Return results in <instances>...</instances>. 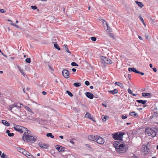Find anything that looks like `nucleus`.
<instances>
[{"mask_svg": "<svg viewBox=\"0 0 158 158\" xmlns=\"http://www.w3.org/2000/svg\"><path fill=\"white\" fill-rule=\"evenodd\" d=\"M23 107V105L22 104L17 103L9 105L8 109L18 116L21 117L23 116V113L20 110Z\"/></svg>", "mask_w": 158, "mask_h": 158, "instance_id": "f257e3e1", "label": "nucleus"}, {"mask_svg": "<svg viewBox=\"0 0 158 158\" xmlns=\"http://www.w3.org/2000/svg\"><path fill=\"white\" fill-rule=\"evenodd\" d=\"M23 139L24 141L29 142L31 143L34 142L36 140V138L33 136H31L29 134L24 133L23 134Z\"/></svg>", "mask_w": 158, "mask_h": 158, "instance_id": "f03ea898", "label": "nucleus"}, {"mask_svg": "<svg viewBox=\"0 0 158 158\" xmlns=\"http://www.w3.org/2000/svg\"><path fill=\"white\" fill-rule=\"evenodd\" d=\"M118 145V144H117V145L115 147L117 152L119 153H124L127 149L125 144H121L119 145Z\"/></svg>", "mask_w": 158, "mask_h": 158, "instance_id": "7ed1b4c3", "label": "nucleus"}, {"mask_svg": "<svg viewBox=\"0 0 158 158\" xmlns=\"http://www.w3.org/2000/svg\"><path fill=\"white\" fill-rule=\"evenodd\" d=\"M125 134L124 132H117L113 134V137L115 140H122L123 135Z\"/></svg>", "mask_w": 158, "mask_h": 158, "instance_id": "20e7f679", "label": "nucleus"}, {"mask_svg": "<svg viewBox=\"0 0 158 158\" xmlns=\"http://www.w3.org/2000/svg\"><path fill=\"white\" fill-rule=\"evenodd\" d=\"M145 132L148 136L152 137H154L156 135V132L149 127L146 129Z\"/></svg>", "mask_w": 158, "mask_h": 158, "instance_id": "39448f33", "label": "nucleus"}, {"mask_svg": "<svg viewBox=\"0 0 158 158\" xmlns=\"http://www.w3.org/2000/svg\"><path fill=\"white\" fill-rule=\"evenodd\" d=\"M15 126L13 127L14 129L16 131L19 132L20 133H22L25 131V130L27 131V129L22 126L17 125L14 124Z\"/></svg>", "mask_w": 158, "mask_h": 158, "instance_id": "423d86ee", "label": "nucleus"}, {"mask_svg": "<svg viewBox=\"0 0 158 158\" xmlns=\"http://www.w3.org/2000/svg\"><path fill=\"white\" fill-rule=\"evenodd\" d=\"M148 145H149V143H147V145H143L142 147V152L145 155L148 154L149 152V149L148 147Z\"/></svg>", "mask_w": 158, "mask_h": 158, "instance_id": "0eeeda50", "label": "nucleus"}, {"mask_svg": "<svg viewBox=\"0 0 158 158\" xmlns=\"http://www.w3.org/2000/svg\"><path fill=\"white\" fill-rule=\"evenodd\" d=\"M102 64H111L112 63V60L108 58L102 56L101 60Z\"/></svg>", "mask_w": 158, "mask_h": 158, "instance_id": "6e6552de", "label": "nucleus"}, {"mask_svg": "<svg viewBox=\"0 0 158 158\" xmlns=\"http://www.w3.org/2000/svg\"><path fill=\"white\" fill-rule=\"evenodd\" d=\"M95 142L99 144H103L105 142V140L103 138L98 135Z\"/></svg>", "mask_w": 158, "mask_h": 158, "instance_id": "1a4fd4ad", "label": "nucleus"}, {"mask_svg": "<svg viewBox=\"0 0 158 158\" xmlns=\"http://www.w3.org/2000/svg\"><path fill=\"white\" fill-rule=\"evenodd\" d=\"M62 74L64 77L66 78H68L69 77V73L67 69L63 70L62 72Z\"/></svg>", "mask_w": 158, "mask_h": 158, "instance_id": "9d476101", "label": "nucleus"}, {"mask_svg": "<svg viewBox=\"0 0 158 158\" xmlns=\"http://www.w3.org/2000/svg\"><path fill=\"white\" fill-rule=\"evenodd\" d=\"M98 136V135H90L88 136V138L90 140H91L94 141H96Z\"/></svg>", "mask_w": 158, "mask_h": 158, "instance_id": "9b49d317", "label": "nucleus"}, {"mask_svg": "<svg viewBox=\"0 0 158 158\" xmlns=\"http://www.w3.org/2000/svg\"><path fill=\"white\" fill-rule=\"evenodd\" d=\"M38 145L40 148H43L47 149L48 147V145L47 144L44 143L42 142H39Z\"/></svg>", "mask_w": 158, "mask_h": 158, "instance_id": "f8f14e48", "label": "nucleus"}, {"mask_svg": "<svg viewBox=\"0 0 158 158\" xmlns=\"http://www.w3.org/2000/svg\"><path fill=\"white\" fill-rule=\"evenodd\" d=\"M85 95L87 97L91 99H93L94 97L93 94L89 92H86L85 93Z\"/></svg>", "mask_w": 158, "mask_h": 158, "instance_id": "ddd939ff", "label": "nucleus"}, {"mask_svg": "<svg viewBox=\"0 0 158 158\" xmlns=\"http://www.w3.org/2000/svg\"><path fill=\"white\" fill-rule=\"evenodd\" d=\"M127 156L129 158L133 157L134 158H137L138 156H135L134 153L131 152H129L127 153Z\"/></svg>", "mask_w": 158, "mask_h": 158, "instance_id": "4468645a", "label": "nucleus"}, {"mask_svg": "<svg viewBox=\"0 0 158 158\" xmlns=\"http://www.w3.org/2000/svg\"><path fill=\"white\" fill-rule=\"evenodd\" d=\"M128 70L129 72H133L135 73H138V71L136 69L133 68H128Z\"/></svg>", "mask_w": 158, "mask_h": 158, "instance_id": "2eb2a0df", "label": "nucleus"}, {"mask_svg": "<svg viewBox=\"0 0 158 158\" xmlns=\"http://www.w3.org/2000/svg\"><path fill=\"white\" fill-rule=\"evenodd\" d=\"M56 148L59 152H62L64 150V148L59 145L56 146Z\"/></svg>", "mask_w": 158, "mask_h": 158, "instance_id": "dca6fc26", "label": "nucleus"}, {"mask_svg": "<svg viewBox=\"0 0 158 158\" xmlns=\"http://www.w3.org/2000/svg\"><path fill=\"white\" fill-rule=\"evenodd\" d=\"M108 92L111 93L113 94H114L118 93V91L117 89H115L113 90H108Z\"/></svg>", "mask_w": 158, "mask_h": 158, "instance_id": "f3484780", "label": "nucleus"}, {"mask_svg": "<svg viewBox=\"0 0 158 158\" xmlns=\"http://www.w3.org/2000/svg\"><path fill=\"white\" fill-rule=\"evenodd\" d=\"M136 102L139 103H141L143 105H144L147 102V100H136Z\"/></svg>", "mask_w": 158, "mask_h": 158, "instance_id": "a211bd4d", "label": "nucleus"}, {"mask_svg": "<svg viewBox=\"0 0 158 158\" xmlns=\"http://www.w3.org/2000/svg\"><path fill=\"white\" fill-rule=\"evenodd\" d=\"M85 117L88 118H89L90 119H91L93 120V121H94V120H93V119L92 118H91V115L90 114L89 112H87L86 114L85 115Z\"/></svg>", "mask_w": 158, "mask_h": 158, "instance_id": "6ab92c4d", "label": "nucleus"}, {"mask_svg": "<svg viewBox=\"0 0 158 158\" xmlns=\"http://www.w3.org/2000/svg\"><path fill=\"white\" fill-rule=\"evenodd\" d=\"M129 115L131 116L137 117L138 116L137 114L136 113L135 111H132L129 113Z\"/></svg>", "mask_w": 158, "mask_h": 158, "instance_id": "aec40b11", "label": "nucleus"}, {"mask_svg": "<svg viewBox=\"0 0 158 158\" xmlns=\"http://www.w3.org/2000/svg\"><path fill=\"white\" fill-rule=\"evenodd\" d=\"M2 123L4 125L6 126H9L10 125L9 123L5 120H2Z\"/></svg>", "mask_w": 158, "mask_h": 158, "instance_id": "412c9836", "label": "nucleus"}, {"mask_svg": "<svg viewBox=\"0 0 158 158\" xmlns=\"http://www.w3.org/2000/svg\"><path fill=\"white\" fill-rule=\"evenodd\" d=\"M103 25L105 29H106L107 28L109 27V26L108 23L106 22L104 20L103 22Z\"/></svg>", "mask_w": 158, "mask_h": 158, "instance_id": "4be33fe9", "label": "nucleus"}, {"mask_svg": "<svg viewBox=\"0 0 158 158\" xmlns=\"http://www.w3.org/2000/svg\"><path fill=\"white\" fill-rule=\"evenodd\" d=\"M6 133L7 134L8 136L10 137H12L14 136V134L13 133H10V131L9 130H7Z\"/></svg>", "mask_w": 158, "mask_h": 158, "instance_id": "5701e85b", "label": "nucleus"}, {"mask_svg": "<svg viewBox=\"0 0 158 158\" xmlns=\"http://www.w3.org/2000/svg\"><path fill=\"white\" fill-rule=\"evenodd\" d=\"M135 3L138 5L140 8H142L143 6V4L141 2H139L137 1H135Z\"/></svg>", "mask_w": 158, "mask_h": 158, "instance_id": "b1692460", "label": "nucleus"}, {"mask_svg": "<svg viewBox=\"0 0 158 158\" xmlns=\"http://www.w3.org/2000/svg\"><path fill=\"white\" fill-rule=\"evenodd\" d=\"M148 18L151 21V23L152 24L154 23V21L155 19V18H154V19L152 18L150 16H148Z\"/></svg>", "mask_w": 158, "mask_h": 158, "instance_id": "393cba45", "label": "nucleus"}, {"mask_svg": "<svg viewBox=\"0 0 158 158\" xmlns=\"http://www.w3.org/2000/svg\"><path fill=\"white\" fill-rule=\"evenodd\" d=\"M115 84L120 86L121 88H123L124 87L122 83H121L118 82H115Z\"/></svg>", "mask_w": 158, "mask_h": 158, "instance_id": "a878e982", "label": "nucleus"}, {"mask_svg": "<svg viewBox=\"0 0 158 158\" xmlns=\"http://www.w3.org/2000/svg\"><path fill=\"white\" fill-rule=\"evenodd\" d=\"M73 85L75 87H80V86H81V84L80 82H79V83L77 82V83H74L73 84Z\"/></svg>", "mask_w": 158, "mask_h": 158, "instance_id": "bb28decb", "label": "nucleus"}, {"mask_svg": "<svg viewBox=\"0 0 158 158\" xmlns=\"http://www.w3.org/2000/svg\"><path fill=\"white\" fill-rule=\"evenodd\" d=\"M64 50H65L67 52L70 53L71 52L69 50L67 45L64 44Z\"/></svg>", "mask_w": 158, "mask_h": 158, "instance_id": "cd10ccee", "label": "nucleus"}, {"mask_svg": "<svg viewBox=\"0 0 158 158\" xmlns=\"http://www.w3.org/2000/svg\"><path fill=\"white\" fill-rule=\"evenodd\" d=\"M17 67L19 69V70L20 73H21V74L23 76H24L25 75V74L23 72V70L21 69L20 67L19 66H17Z\"/></svg>", "mask_w": 158, "mask_h": 158, "instance_id": "c85d7f7f", "label": "nucleus"}, {"mask_svg": "<svg viewBox=\"0 0 158 158\" xmlns=\"http://www.w3.org/2000/svg\"><path fill=\"white\" fill-rule=\"evenodd\" d=\"M142 95L143 97H146L150 95V94L148 93H143L142 94Z\"/></svg>", "mask_w": 158, "mask_h": 158, "instance_id": "c756f323", "label": "nucleus"}, {"mask_svg": "<svg viewBox=\"0 0 158 158\" xmlns=\"http://www.w3.org/2000/svg\"><path fill=\"white\" fill-rule=\"evenodd\" d=\"M17 150L20 152L23 153L25 150L19 147L17 148Z\"/></svg>", "mask_w": 158, "mask_h": 158, "instance_id": "7c9ffc66", "label": "nucleus"}, {"mask_svg": "<svg viewBox=\"0 0 158 158\" xmlns=\"http://www.w3.org/2000/svg\"><path fill=\"white\" fill-rule=\"evenodd\" d=\"M24 108L28 111H29V112H31V114H33V112L31 111V110L28 106H25Z\"/></svg>", "mask_w": 158, "mask_h": 158, "instance_id": "2f4dec72", "label": "nucleus"}, {"mask_svg": "<svg viewBox=\"0 0 158 158\" xmlns=\"http://www.w3.org/2000/svg\"><path fill=\"white\" fill-rule=\"evenodd\" d=\"M46 135L47 137H50L52 138H54V135H52V134L50 133H47Z\"/></svg>", "mask_w": 158, "mask_h": 158, "instance_id": "473e14b6", "label": "nucleus"}, {"mask_svg": "<svg viewBox=\"0 0 158 158\" xmlns=\"http://www.w3.org/2000/svg\"><path fill=\"white\" fill-rule=\"evenodd\" d=\"M1 157L2 158H9L8 156L5 154L4 153L2 154Z\"/></svg>", "mask_w": 158, "mask_h": 158, "instance_id": "72a5a7b5", "label": "nucleus"}, {"mask_svg": "<svg viewBox=\"0 0 158 158\" xmlns=\"http://www.w3.org/2000/svg\"><path fill=\"white\" fill-rule=\"evenodd\" d=\"M102 120L104 121H106V120L108 118V117L106 116H104L103 115V116H102Z\"/></svg>", "mask_w": 158, "mask_h": 158, "instance_id": "f704fd0d", "label": "nucleus"}, {"mask_svg": "<svg viewBox=\"0 0 158 158\" xmlns=\"http://www.w3.org/2000/svg\"><path fill=\"white\" fill-rule=\"evenodd\" d=\"M54 47L57 49H58V50H60V49L59 47V46L56 43L54 44Z\"/></svg>", "mask_w": 158, "mask_h": 158, "instance_id": "c9c22d12", "label": "nucleus"}, {"mask_svg": "<svg viewBox=\"0 0 158 158\" xmlns=\"http://www.w3.org/2000/svg\"><path fill=\"white\" fill-rule=\"evenodd\" d=\"M139 18L140 19V20L142 21V23H143V25H144L145 26L146 25L144 23V22L143 20V18H142V17H141V16L140 15L139 16Z\"/></svg>", "mask_w": 158, "mask_h": 158, "instance_id": "e433bc0d", "label": "nucleus"}, {"mask_svg": "<svg viewBox=\"0 0 158 158\" xmlns=\"http://www.w3.org/2000/svg\"><path fill=\"white\" fill-rule=\"evenodd\" d=\"M73 110L76 113H78L79 111V110L77 107H74L73 108Z\"/></svg>", "mask_w": 158, "mask_h": 158, "instance_id": "4c0bfd02", "label": "nucleus"}, {"mask_svg": "<svg viewBox=\"0 0 158 158\" xmlns=\"http://www.w3.org/2000/svg\"><path fill=\"white\" fill-rule=\"evenodd\" d=\"M25 61L27 63H30L31 62V59L30 58H27L26 59Z\"/></svg>", "mask_w": 158, "mask_h": 158, "instance_id": "58836bf2", "label": "nucleus"}, {"mask_svg": "<svg viewBox=\"0 0 158 158\" xmlns=\"http://www.w3.org/2000/svg\"><path fill=\"white\" fill-rule=\"evenodd\" d=\"M66 92L68 95L70 96L71 97L73 96V94L69 91L67 90Z\"/></svg>", "mask_w": 158, "mask_h": 158, "instance_id": "ea45409f", "label": "nucleus"}, {"mask_svg": "<svg viewBox=\"0 0 158 158\" xmlns=\"http://www.w3.org/2000/svg\"><path fill=\"white\" fill-rule=\"evenodd\" d=\"M71 65L72 66H78V64L76 63L75 62H72L71 63Z\"/></svg>", "mask_w": 158, "mask_h": 158, "instance_id": "a19ab883", "label": "nucleus"}, {"mask_svg": "<svg viewBox=\"0 0 158 158\" xmlns=\"http://www.w3.org/2000/svg\"><path fill=\"white\" fill-rule=\"evenodd\" d=\"M91 40L93 41H95L97 40V38L95 37H91Z\"/></svg>", "mask_w": 158, "mask_h": 158, "instance_id": "79ce46f5", "label": "nucleus"}, {"mask_svg": "<svg viewBox=\"0 0 158 158\" xmlns=\"http://www.w3.org/2000/svg\"><path fill=\"white\" fill-rule=\"evenodd\" d=\"M10 24L11 25L15 27H16L17 28H19V26L17 25L16 24H15L14 23H11Z\"/></svg>", "mask_w": 158, "mask_h": 158, "instance_id": "37998d69", "label": "nucleus"}, {"mask_svg": "<svg viewBox=\"0 0 158 158\" xmlns=\"http://www.w3.org/2000/svg\"><path fill=\"white\" fill-rule=\"evenodd\" d=\"M27 153H28V152L25 150V151H24V152H23L22 154H23L24 155H25V156H26V155Z\"/></svg>", "mask_w": 158, "mask_h": 158, "instance_id": "c03bdc74", "label": "nucleus"}, {"mask_svg": "<svg viewBox=\"0 0 158 158\" xmlns=\"http://www.w3.org/2000/svg\"><path fill=\"white\" fill-rule=\"evenodd\" d=\"M85 84L86 85H89L90 84L89 82L87 81H85Z\"/></svg>", "mask_w": 158, "mask_h": 158, "instance_id": "a18cd8bd", "label": "nucleus"}, {"mask_svg": "<svg viewBox=\"0 0 158 158\" xmlns=\"http://www.w3.org/2000/svg\"><path fill=\"white\" fill-rule=\"evenodd\" d=\"M107 28V29H106V30H107V31L108 32H111V28H110V27L109 26V27H108V28Z\"/></svg>", "mask_w": 158, "mask_h": 158, "instance_id": "49530a36", "label": "nucleus"}, {"mask_svg": "<svg viewBox=\"0 0 158 158\" xmlns=\"http://www.w3.org/2000/svg\"><path fill=\"white\" fill-rule=\"evenodd\" d=\"M31 7L32 9L33 10H35L37 8V7L35 6H31Z\"/></svg>", "mask_w": 158, "mask_h": 158, "instance_id": "de8ad7c7", "label": "nucleus"}, {"mask_svg": "<svg viewBox=\"0 0 158 158\" xmlns=\"http://www.w3.org/2000/svg\"><path fill=\"white\" fill-rule=\"evenodd\" d=\"M127 118V115H122V118L123 119H125Z\"/></svg>", "mask_w": 158, "mask_h": 158, "instance_id": "09e8293b", "label": "nucleus"}, {"mask_svg": "<svg viewBox=\"0 0 158 158\" xmlns=\"http://www.w3.org/2000/svg\"><path fill=\"white\" fill-rule=\"evenodd\" d=\"M127 91L129 93L131 94H132V91L130 89H128Z\"/></svg>", "mask_w": 158, "mask_h": 158, "instance_id": "8fccbe9b", "label": "nucleus"}, {"mask_svg": "<svg viewBox=\"0 0 158 158\" xmlns=\"http://www.w3.org/2000/svg\"><path fill=\"white\" fill-rule=\"evenodd\" d=\"M153 129L156 130V131H158V127H153Z\"/></svg>", "mask_w": 158, "mask_h": 158, "instance_id": "3c124183", "label": "nucleus"}, {"mask_svg": "<svg viewBox=\"0 0 158 158\" xmlns=\"http://www.w3.org/2000/svg\"><path fill=\"white\" fill-rule=\"evenodd\" d=\"M85 146L87 147H88L89 148H91V146L90 145L88 144H85Z\"/></svg>", "mask_w": 158, "mask_h": 158, "instance_id": "603ef678", "label": "nucleus"}, {"mask_svg": "<svg viewBox=\"0 0 158 158\" xmlns=\"http://www.w3.org/2000/svg\"><path fill=\"white\" fill-rule=\"evenodd\" d=\"M28 158H35V157H34L33 156H32L30 153V155H29V156L28 157Z\"/></svg>", "mask_w": 158, "mask_h": 158, "instance_id": "864d4df0", "label": "nucleus"}, {"mask_svg": "<svg viewBox=\"0 0 158 158\" xmlns=\"http://www.w3.org/2000/svg\"><path fill=\"white\" fill-rule=\"evenodd\" d=\"M138 74H141L142 75H143L144 74V73H143V72H141L139 71H138V73H137Z\"/></svg>", "mask_w": 158, "mask_h": 158, "instance_id": "5fc2aeb1", "label": "nucleus"}, {"mask_svg": "<svg viewBox=\"0 0 158 158\" xmlns=\"http://www.w3.org/2000/svg\"><path fill=\"white\" fill-rule=\"evenodd\" d=\"M0 12L2 13H4L5 11L3 9H0Z\"/></svg>", "mask_w": 158, "mask_h": 158, "instance_id": "6e6d98bb", "label": "nucleus"}, {"mask_svg": "<svg viewBox=\"0 0 158 158\" xmlns=\"http://www.w3.org/2000/svg\"><path fill=\"white\" fill-rule=\"evenodd\" d=\"M153 70L155 72H156L157 71V69H156V68H152Z\"/></svg>", "mask_w": 158, "mask_h": 158, "instance_id": "4d7b16f0", "label": "nucleus"}, {"mask_svg": "<svg viewBox=\"0 0 158 158\" xmlns=\"http://www.w3.org/2000/svg\"><path fill=\"white\" fill-rule=\"evenodd\" d=\"M42 94L43 95H45L47 94V93L45 91H43L42 92Z\"/></svg>", "mask_w": 158, "mask_h": 158, "instance_id": "13d9d810", "label": "nucleus"}, {"mask_svg": "<svg viewBox=\"0 0 158 158\" xmlns=\"http://www.w3.org/2000/svg\"><path fill=\"white\" fill-rule=\"evenodd\" d=\"M27 131V134H30V132H31V131H28V130L27 129V130H25V131Z\"/></svg>", "mask_w": 158, "mask_h": 158, "instance_id": "bf43d9fd", "label": "nucleus"}, {"mask_svg": "<svg viewBox=\"0 0 158 158\" xmlns=\"http://www.w3.org/2000/svg\"><path fill=\"white\" fill-rule=\"evenodd\" d=\"M72 70L73 72H75L76 71V69L75 68H73L72 69Z\"/></svg>", "mask_w": 158, "mask_h": 158, "instance_id": "052dcab7", "label": "nucleus"}, {"mask_svg": "<svg viewBox=\"0 0 158 158\" xmlns=\"http://www.w3.org/2000/svg\"><path fill=\"white\" fill-rule=\"evenodd\" d=\"M30 153L29 152H28V153H27L26 156L28 158V157L29 156V155H30Z\"/></svg>", "mask_w": 158, "mask_h": 158, "instance_id": "680f3d73", "label": "nucleus"}, {"mask_svg": "<svg viewBox=\"0 0 158 158\" xmlns=\"http://www.w3.org/2000/svg\"><path fill=\"white\" fill-rule=\"evenodd\" d=\"M30 153L29 152H28V153H27L26 156L28 158V157L29 156V155H30Z\"/></svg>", "mask_w": 158, "mask_h": 158, "instance_id": "e2e57ef3", "label": "nucleus"}, {"mask_svg": "<svg viewBox=\"0 0 158 158\" xmlns=\"http://www.w3.org/2000/svg\"><path fill=\"white\" fill-rule=\"evenodd\" d=\"M70 142L72 144H74V142L72 140H70Z\"/></svg>", "mask_w": 158, "mask_h": 158, "instance_id": "0e129e2a", "label": "nucleus"}, {"mask_svg": "<svg viewBox=\"0 0 158 158\" xmlns=\"http://www.w3.org/2000/svg\"><path fill=\"white\" fill-rule=\"evenodd\" d=\"M131 95L134 96H137V94H133V93H132V94H131Z\"/></svg>", "mask_w": 158, "mask_h": 158, "instance_id": "69168bd1", "label": "nucleus"}, {"mask_svg": "<svg viewBox=\"0 0 158 158\" xmlns=\"http://www.w3.org/2000/svg\"><path fill=\"white\" fill-rule=\"evenodd\" d=\"M138 37H139V39H140V40H142V37H141L139 35L138 36Z\"/></svg>", "mask_w": 158, "mask_h": 158, "instance_id": "338daca9", "label": "nucleus"}, {"mask_svg": "<svg viewBox=\"0 0 158 158\" xmlns=\"http://www.w3.org/2000/svg\"><path fill=\"white\" fill-rule=\"evenodd\" d=\"M59 137L61 139H63L64 138L63 136L62 135H60L59 136Z\"/></svg>", "mask_w": 158, "mask_h": 158, "instance_id": "774afa93", "label": "nucleus"}]
</instances>
